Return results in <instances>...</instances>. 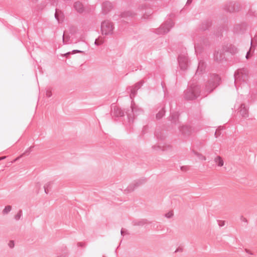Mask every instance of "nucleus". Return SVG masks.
<instances>
[{
  "mask_svg": "<svg viewBox=\"0 0 257 257\" xmlns=\"http://www.w3.org/2000/svg\"><path fill=\"white\" fill-rule=\"evenodd\" d=\"M248 71L246 68H243L237 70L234 74V84L237 91H239L240 87L242 93H248L249 86L247 84Z\"/></svg>",
  "mask_w": 257,
  "mask_h": 257,
  "instance_id": "f257e3e1",
  "label": "nucleus"
},
{
  "mask_svg": "<svg viewBox=\"0 0 257 257\" xmlns=\"http://www.w3.org/2000/svg\"><path fill=\"white\" fill-rule=\"evenodd\" d=\"M200 96L205 97L206 95L201 94L200 87L199 85H190L184 92V97L186 100L195 99Z\"/></svg>",
  "mask_w": 257,
  "mask_h": 257,
  "instance_id": "f03ea898",
  "label": "nucleus"
},
{
  "mask_svg": "<svg viewBox=\"0 0 257 257\" xmlns=\"http://www.w3.org/2000/svg\"><path fill=\"white\" fill-rule=\"evenodd\" d=\"M221 81V78L216 74H210L208 81L205 83V91L207 94L211 93L219 84Z\"/></svg>",
  "mask_w": 257,
  "mask_h": 257,
  "instance_id": "7ed1b4c3",
  "label": "nucleus"
},
{
  "mask_svg": "<svg viewBox=\"0 0 257 257\" xmlns=\"http://www.w3.org/2000/svg\"><path fill=\"white\" fill-rule=\"evenodd\" d=\"M131 108V112L130 110H127V111L125 112L127 117L128 121L130 123L134 122L136 116L140 115L143 112V109L139 108L138 106L136 105L133 100H132Z\"/></svg>",
  "mask_w": 257,
  "mask_h": 257,
  "instance_id": "20e7f679",
  "label": "nucleus"
},
{
  "mask_svg": "<svg viewBox=\"0 0 257 257\" xmlns=\"http://www.w3.org/2000/svg\"><path fill=\"white\" fill-rule=\"evenodd\" d=\"M210 42L208 38L206 36H202L199 38L197 42L194 44L195 51L196 54L201 53L205 48L209 47Z\"/></svg>",
  "mask_w": 257,
  "mask_h": 257,
  "instance_id": "39448f33",
  "label": "nucleus"
},
{
  "mask_svg": "<svg viewBox=\"0 0 257 257\" xmlns=\"http://www.w3.org/2000/svg\"><path fill=\"white\" fill-rule=\"evenodd\" d=\"M174 26L173 21L168 19L163 23L159 28L155 29V33L158 35H164L168 33L170 29Z\"/></svg>",
  "mask_w": 257,
  "mask_h": 257,
  "instance_id": "423d86ee",
  "label": "nucleus"
},
{
  "mask_svg": "<svg viewBox=\"0 0 257 257\" xmlns=\"http://www.w3.org/2000/svg\"><path fill=\"white\" fill-rule=\"evenodd\" d=\"M100 29L102 35H109L113 33L114 27L111 22L105 20L101 23Z\"/></svg>",
  "mask_w": 257,
  "mask_h": 257,
  "instance_id": "0eeeda50",
  "label": "nucleus"
},
{
  "mask_svg": "<svg viewBox=\"0 0 257 257\" xmlns=\"http://www.w3.org/2000/svg\"><path fill=\"white\" fill-rule=\"evenodd\" d=\"M178 62L180 69L186 70L189 66V59L187 54H180L178 57Z\"/></svg>",
  "mask_w": 257,
  "mask_h": 257,
  "instance_id": "6e6552de",
  "label": "nucleus"
},
{
  "mask_svg": "<svg viewBox=\"0 0 257 257\" xmlns=\"http://www.w3.org/2000/svg\"><path fill=\"white\" fill-rule=\"evenodd\" d=\"M248 25L244 22L235 24L233 28L232 32L235 35H243L248 29Z\"/></svg>",
  "mask_w": 257,
  "mask_h": 257,
  "instance_id": "1a4fd4ad",
  "label": "nucleus"
},
{
  "mask_svg": "<svg viewBox=\"0 0 257 257\" xmlns=\"http://www.w3.org/2000/svg\"><path fill=\"white\" fill-rule=\"evenodd\" d=\"M226 12L233 13L240 10L239 5L236 2H230L225 5L223 8Z\"/></svg>",
  "mask_w": 257,
  "mask_h": 257,
  "instance_id": "9d476101",
  "label": "nucleus"
},
{
  "mask_svg": "<svg viewBox=\"0 0 257 257\" xmlns=\"http://www.w3.org/2000/svg\"><path fill=\"white\" fill-rule=\"evenodd\" d=\"M146 182L145 178H141L137 181H135L134 183L130 184L124 191L126 193L131 192L133 191L136 188L138 187L140 185Z\"/></svg>",
  "mask_w": 257,
  "mask_h": 257,
  "instance_id": "9b49d317",
  "label": "nucleus"
},
{
  "mask_svg": "<svg viewBox=\"0 0 257 257\" xmlns=\"http://www.w3.org/2000/svg\"><path fill=\"white\" fill-rule=\"evenodd\" d=\"M111 115L112 117H120L124 115V111L119 107L113 105L111 106Z\"/></svg>",
  "mask_w": 257,
  "mask_h": 257,
  "instance_id": "f8f14e48",
  "label": "nucleus"
},
{
  "mask_svg": "<svg viewBox=\"0 0 257 257\" xmlns=\"http://www.w3.org/2000/svg\"><path fill=\"white\" fill-rule=\"evenodd\" d=\"M180 132L184 137H188L191 135L194 129L191 126L187 125H182L179 127Z\"/></svg>",
  "mask_w": 257,
  "mask_h": 257,
  "instance_id": "ddd939ff",
  "label": "nucleus"
},
{
  "mask_svg": "<svg viewBox=\"0 0 257 257\" xmlns=\"http://www.w3.org/2000/svg\"><path fill=\"white\" fill-rule=\"evenodd\" d=\"M213 56L214 60L216 62H221L223 61H226L227 60L225 56V52L222 51V48L220 51H215Z\"/></svg>",
  "mask_w": 257,
  "mask_h": 257,
  "instance_id": "4468645a",
  "label": "nucleus"
},
{
  "mask_svg": "<svg viewBox=\"0 0 257 257\" xmlns=\"http://www.w3.org/2000/svg\"><path fill=\"white\" fill-rule=\"evenodd\" d=\"M222 51L225 53H230L231 55H233L237 52V49L233 45L231 44H227L222 47Z\"/></svg>",
  "mask_w": 257,
  "mask_h": 257,
  "instance_id": "2eb2a0df",
  "label": "nucleus"
},
{
  "mask_svg": "<svg viewBox=\"0 0 257 257\" xmlns=\"http://www.w3.org/2000/svg\"><path fill=\"white\" fill-rule=\"evenodd\" d=\"M211 20L210 19H207L201 23L199 25L198 29L200 31H205L206 30H209V29L211 27Z\"/></svg>",
  "mask_w": 257,
  "mask_h": 257,
  "instance_id": "dca6fc26",
  "label": "nucleus"
},
{
  "mask_svg": "<svg viewBox=\"0 0 257 257\" xmlns=\"http://www.w3.org/2000/svg\"><path fill=\"white\" fill-rule=\"evenodd\" d=\"M139 9L140 10V11H142V14H143L142 18L144 19H148L149 17L152 14L150 10L147 9L146 5L145 4L140 5L139 7Z\"/></svg>",
  "mask_w": 257,
  "mask_h": 257,
  "instance_id": "f3484780",
  "label": "nucleus"
},
{
  "mask_svg": "<svg viewBox=\"0 0 257 257\" xmlns=\"http://www.w3.org/2000/svg\"><path fill=\"white\" fill-rule=\"evenodd\" d=\"M102 11L104 15L107 14L112 9V4L111 3L106 1L103 2L101 5Z\"/></svg>",
  "mask_w": 257,
  "mask_h": 257,
  "instance_id": "a211bd4d",
  "label": "nucleus"
},
{
  "mask_svg": "<svg viewBox=\"0 0 257 257\" xmlns=\"http://www.w3.org/2000/svg\"><path fill=\"white\" fill-rule=\"evenodd\" d=\"M227 30L228 27L227 26H220L217 28L216 31H214L213 35L217 38H221L223 36V32L227 31Z\"/></svg>",
  "mask_w": 257,
  "mask_h": 257,
  "instance_id": "6ab92c4d",
  "label": "nucleus"
},
{
  "mask_svg": "<svg viewBox=\"0 0 257 257\" xmlns=\"http://www.w3.org/2000/svg\"><path fill=\"white\" fill-rule=\"evenodd\" d=\"M206 64L203 60H200L198 62L197 69L195 75H200L205 71Z\"/></svg>",
  "mask_w": 257,
  "mask_h": 257,
  "instance_id": "aec40b11",
  "label": "nucleus"
},
{
  "mask_svg": "<svg viewBox=\"0 0 257 257\" xmlns=\"http://www.w3.org/2000/svg\"><path fill=\"white\" fill-rule=\"evenodd\" d=\"M239 113L242 117L246 118L248 116V108L245 104L241 103L239 106Z\"/></svg>",
  "mask_w": 257,
  "mask_h": 257,
  "instance_id": "412c9836",
  "label": "nucleus"
},
{
  "mask_svg": "<svg viewBox=\"0 0 257 257\" xmlns=\"http://www.w3.org/2000/svg\"><path fill=\"white\" fill-rule=\"evenodd\" d=\"M74 8L79 13H83L84 10L83 4L80 2H75L74 4Z\"/></svg>",
  "mask_w": 257,
  "mask_h": 257,
  "instance_id": "4be33fe9",
  "label": "nucleus"
},
{
  "mask_svg": "<svg viewBox=\"0 0 257 257\" xmlns=\"http://www.w3.org/2000/svg\"><path fill=\"white\" fill-rule=\"evenodd\" d=\"M179 115L177 112L172 113L169 117L168 120L171 121V123L176 124L178 121Z\"/></svg>",
  "mask_w": 257,
  "mask_h": 257,
  "instance_id": "5701e85b",
  "label": "nucleus"
},
{
  "mask_svg": "<svg viewBox=\"0 0 257 257\" xmlns=\"http://www.w3.org/2000/svg\"><path fill=\"white\" fill-rule=\"evenodd\" d=\"M147 222V220L146 219H142L140 220H135L133 221L132 223L134 226H142Z\"/></svg>",
  "mask_w": 257,
  "mask_h": 257,
  "instance_id": "b1692460",
  "label": "nucleus"
},
{
  "mask_svg": "<svg viewBox=\"0 0 257 257\" xmlns=\"http://www.w3.org/2000/svg\"><path fill=\"white\" fill-rule=\"evenodd\" d=\"M166 112V110L165 109V107L163 106L162 107L161 109L159 111V112L156 114V117L157 119H161L165 115Z\"/></svg>",
  "mask_w": 257,
  "mask_h": 257,
  "instance_id": "393cba45",
  "label": "nucleus"
},
{
  "mask_svg": "<svg viewBox=\"0 0 257 257\" xmlns=\"http://www.w3.org/2000/svg\"><path fill=\"white\" fill-rule=\"evenodd\" d=\"M155 137L156 138L158 141H163L165 139V136L161 132L156 131L155 132Z\"/></svg>",
  "mask_w": 257,
  "mask_h": 257,
  "instance_id": "a878e982",
  "label": "nucleus"
},
{
  "mask_svg": "<svg viewBox=\"0 0 257 257\" xmlns=\"http://www.w3.org/2000/svg\"><path fill=\"white\" fill-rule=\"evenodd\" d=\"M135 15V14L133 13L131 11L124 12L120 14L121 18H133Z\"/></svg>",
  "mask_w": 257,
  "mask_h": 257,
  "instance_id": "bb28decb",
  "label": "nucleus"
},
{
  "mask_svg": "<svg viewBox=\"0 0 257 257\" xmlns=\"http://www.w3.org/2000/svg\"><path fill=\"white\" fill-rule=\"evenodd\" d=\"M129 89L130 90L131 93L130 94V97L131 99H133L134 97H135L137 93V89H136L134 87L129 88Z\"/></svg>",
  "mask_w": 257,
  "mask_h": 257,
  "instance_id": "cd10ccee",
  "label": "nucleus"
},
{
  "mask_svg": "<svg viewBox=\"0 0 257 257\" xmlns=\"http://www.w3.org/2000/svg\"><path fill=\"white\" fill-rule=\"evenodd\" d=\"M32 148H33V147H32V146L30 147L28 149H27L25 151V152L21 156L16 158L14 160V162H16V161L20 159V158H21L23 156H28L30 153V152L32 151Z\"/></svg>",
  "mask_w": 257,
  "mask_h": 257,
  "instance_id": "c85d7f7f",
  "label": "nucleus"
},
{
  "mask_svg": "<svg viewBox=\"0 0 257 257\" xmlns=\"http://www.w3.org/2000/svg\"><path fill=\"white\" fill-rule=\"evenodd\" d=\"M214 161L218 166L222 167L223 165V161L220 156H217L216 158H215Z\"/></svg>",
  "mask_w": 257,
  "mask_h": 257,
  "instance_id": "c756f323",
  "label": "nucleus"
},
{
  "mask_svg": "<svg viewBox=\"0 0 257 257\" xmlns=\"http://www.w3.org/2000/svg\"><path fill=\"white\" fill-rule=\"evenodd\" d=\"M51 182H49L44 186L45 193L47 194H48L49 192V190L51 189Z\"/></svg>",
  "mask_w": 257,
  "mask_h": 257,
  "instance_id": "7c9ffc66",
  "label": "nucleus"
},
{
  "mask_svg": "<svg viewBox=\"0 0 257 257\" xmlns=\"http://www.w3.org/2000/svg\"><path fill=\"white\" fill-rule=\"evenodd\" d=\"M192 152L200 159L201 160H205L206 158L205 156L202 155L201 154H200L195 151L193 150Z\"/></svg>",
  "mask_w": 257,
  "mask_h": 257,
  "instance_id": "2f4dec72",
  "label": "nucleus"
},
{
  "mask_svg": "<svg viewBox=\"0 0 257 257\" xmlns=\"http://www.w3.org/2000/svg\"><path fill=\"white\" fill-rule=\"evenodd\" d=\"M12 210V207L10 205H7L6 206L4 210H3V213L4 214H8Z\"/></svg>",
  "mask_w": 257,
  "mask_h": 257,
  "instance_id": "473e14b6",
  "label": "nucleus"
},
{
  "mask_svg": "<svg viewBox=\"0 0 257 257\" xmlns=\"http://www.w3.org/2000/svg\"><path fill=\"white\" fill-rule=\"evenodd\" d=\"M22 214H23V212H22V210H20L17 214L16 215H15V219L16 220H19L20 219L21 217H22Z\"/></svg>",
  "mask_w": 257,
  "mask_h": 257,
  "instance_id": "72a5a7b5",
  "label": "nucleus"
},
{
  "mask_svg": "<svg viewBox=\"0 0 257 257\" xmlns=\"http://www.w3.org/2000/svg\"><path fill=\"white\" fill-rule=\"evenodd\" d=\"M144 83L143 81H140L138 82V83H136V84L134 86V88L136 89H137V90L139 89L141 86L143 85V84Z\"/></svg>",
  "mask_w": 257,
  "mask_h": 257,
  "instance_id": "f704fd0d",
  "label": "nucleus"
},
{
  "mask_svg": "<svg viewBox=\"0 0 257 257\" xmlns=\"http://www.w3.org/2000/svg\"><path fill=\"white\" fill-rule=\"evenodd\" d=\"M152 149L155 151H164V150L162 148V147L159 145H154L152 146Z\"/></svg>",
  "mask_w": 257,
  "mask_h": 257,
  "instance_id": "c9c22d12",
  "label": "nucleus"
},
{
  "mask_svg": "<svg viewBox=\"0 0 257 257\" xmlns=\"http://www.w3.org/2000/svg\"><path fill=\"white\" fill-rule=\"evenodd\" d=\"M52 95L51 90L48 89L46 91V96L48 98H50Z\"/></svg>",
  "mask_w": 257,
  "mask_h": 257,
  "instance_id": "e433bc0d",
  "label": "nucleus"
},
{
  "mask_svg": "<svg viewBox=\"0 0 257 257\" xmlns=\"http://www.w3.org/2000/svg\"><path fill=\"white\" fill-rule=\"evenodd\" d=\"M173 215V213L172 211L169 212L165 214V217L167 218H171Z\"/></svg>",
  "mask_w": 257,
  "mask_h": 257,
  "instance_id": "4c0bfd02",
  "label": "nucleus"
},
{
  "mask_svg": "<svg viewBox=\"0 0 257 257\" xmlns=\"http://www.w3.org/2000/svg\"><path fill=\"white\" fill-rule=\"evenodd\" d=\"M70 38H65L64 35L63 36V43L64 44H66L68 41L69 40Z\"/></svg>",
  "mask_w": 257,
  "mask_h": 257,
  "instance_id": "58836bf2",
  "label": "nucleus"
},
{
  "mask_svg": "<svg viewBox=\"0 0 257 257\" xmlns=\"http://www.w3.org/2000/svg\"><path fill=\"white\" fill-rule=\"evenodd\" d=\"M9 246L11 248H12L15 246V242L14 240H10L9 243Z\"/></svg>",
  "mask_w": 257,
  "mask_h": 257,
  "instance_id": "ea45409f",
  "label": "nucleus"
},
{
  "mask_svg": "<svg viewBox=\"0 0 257 257\" xmlns=\"http://www.w3.org/2000/svg\"><path fill=\"white\" fill-rule=\"evenodd\" d=\"M150 223H152V226L153 229H157L159 227V224L158 223H152L150 222Z\"/></svg>",
  "mask_w": 257,
  "mask_h": 257,
  "instance_id": "a19ab883",
  "label": "nucleus"
},
{
  "mask_svg": "<svg viewBox=\"0 0 257 257\" xmlns=\"http://www.w3.org/2000/svg\"><path fill=\"white\" fill-rule=\"evenodd\" d=\"M250 51H251V49H250L249 50V51H248L246 54V55H245V57L246 58V59H248L250 56L251 55V54H250Z\"/></svg>",
  "mask_w": 257,
  "mask_h": 257,
  "instance_id": "79ce46f5",
  "label": "nucleus"
},
{
  "mask_svg": "<svg viewBox=\"0 0 257 257\" xmlns=\"http://www.w3.org/2000/svg\"><path fill=\"white\" fill-rule=\"evenodd\" d=\"M94 44L96 46H100L102 45V42H98V40L96 39L94 42Z\"/></svg>",
  "mask_w": 257,
  "mask_h": 257,
  "instance_id": "37998d69",
  "label": "nucleus"
},
{
  "mask_svg": "<svg viewBox=\"0 0 257 257\" xmlns=\"http://www.w3.org/2000/svg\"><path fill=\"white\" fill-rule=\"evenodd\" d=\"M83 51H81V50H73L72 51V53L73 54H75L76 53H83Z\"/></svg>",
  "mask_w": 257,
  "mask_h": 257,
  "instance_id": "c03bdc74",
  "label": "nucleus"
},
{
  "mask_svg": "<svg viewBox=\"0 0 257 257\" xmlns=\"http://www.w3.org/2000/svg\"><path fill=\"white\" fill-rule=\"evenodd\" d=\"M221 134L220 133H219V128L218 129H217L216 132H215V133L214 134L215 136V138H217L218 137V136H220Z\"/></svg>",
  "mask_w": 257,
  "mask_h": 257,
  "instance_id": "a18cd8bd",
  "label": "nucleus"
},
{
  "mask_svg": "<svg viewBox=\"0 0 257 257\" xmlns=\"http://www.w3.org/2000/svg\"><path fill=\"white\" fill-rule=\"evenodd\" d=\"M217 221L218 222V225L219 226L222 227V226L224 225V221H218V220H217Z\"/></svg>",
  "mask_w": 257,
  "mask_h": 257,
  "instance_id": "49530a36",
  "label": "nucleus"
},
{
  "mask_svg": "<svg viewBox=\"0 0 257 257\" xmlns=\"http://www.w3.org/2000/svg\"><path fill=\"white\" fill-rule=\"evenodd\" d=\"M96 39H98V42H102V44L104 43V39L101 38H100V37H98V38H97Z\"/></svg>",
  "mask_w": 257,
  "mask_h": 257,
  "instance_id": "de8ad7c7",
  "label": "nucleus"
},
{
  "mask_svg": "<svg viewBox=\"0 0 257 257\" xmlns=\"http://www.w3.org/2000/svg\"><path fill=\"white\" fill-rule=\"evenodd\" d=\"M187 168V166H180V169L182 171H185Z\"/></svg>",
  "mask_w": 257,
  "mask_h": 257,
  "instance_id": "09e8293b",
  "label": "nucleus"
},
{
  "mask_svg": "<svg viewBox=\"0 0 257 257\" xmlns=\"http://www.w3.org/2000/svg\"><path fill=\"white\" fill-rule=\"evenodd\" d=\"M77 245L78 247H83L84 246V243L82 242H78Z\"/></svg>",
  "mask_w": 257,
  "mask_h": 257,
  "instance_id": "8fccbe9b",
  "label": "nucleus"
},
{
  "mask_svg": "<svg viewBox=\"0 0 257 257\" xmlns=\"http://www.w3.org/2000/svg\"><path fill=\"white\" fill-rule=\"evenodd\" d=\"M57 9H56V13H55V18H56V19L58 21H59V20H58V16H57Z\"/></svg>",
  "mask_w": 257,
  "mask_h": 257,
  "instance_id": "3c124183",
  "label": "nucleus"
},
{
  "mask_svg": "<svg viewBox=\"0 0 257 257\" xmlns=\"http://www.w3.org/2000/svg\"><path fill=\"white\" fill-rule=\"evenodd\" d=\"M192 1L193 0H187V2L186 3V5H190L191 4V3L192 2Z\"/></svg>",
  "mask_w": 257,
  "mask_h": 257,
  "instance_id": "603ef678",
  "label": "nucleus"
},
{
  "mask_svg": "<svg viewBox=\"0 0 257 257\" xmlns=\"http://www.w3.org/2000/svg\"><path fill=\"white\" fill-rule=\"evenodd\" d=\"M245 250L246 253H248L250 254H253V253L251 252H250L248 249H245Z\"/></svg>",
  "mask_w": 257,
  "mask_h": 257,
  "instance_id": "864d4df0",
  "label": "nucleus"
},
{
  "mask_svg": "<svg viewBox=\"0 0 257 257\" xmlns=\"http://www.w3.org/2000/svg\"><path fill=\"white\" fill-rule=\"evenodd\" d=\"M120 233L121 235H124V234L125 233V232L123 230L122 228L121 230Z\"/></svg>",
  "mask_w": 257,
  "mask_h": 257,
  "instance_id": "5fc2aeb1",
  "label": "nucleus"
},
{
  "mask_svg": "<svg viewBox=\"0 0 257 257\" xmlns=\"http://www.w3.org/2000/svg\"><path fill=\"white\" fill-rule=\"evenodd\" d=\"M253 41H254L257 44V34L256 35H255V36L253 38Z\"/></svg>",
  "mask_w": 257,
  "mask_h": 257,
  "instance_id": "6e6d98bb",
  "label": "nucleus"
},
{
  "mask_svg": "<svg viewBox=\"0 0 257 257\" xmlns=\"http://www.w3.org/2000/svg\"><path fill=\"white\" fill-rule=\"evenodd\" d=\"M182 250V248H178L177 249H176V250H175V252H178V251H181Z\"/></svg>",
  "mask_w": 257,
  "mask_h": 257,
  "instance_id": "4d7b16f0",
  "label": "nucleus"
},
{
  "mask_svg": "<svg viewBox=\"0 0 257 257\" xmlns=\"http://www.w3.org/2000/svg\"><path fill=\"white\" fill-rule=\"evenodd\" d=\"M6 158V157H0V161L3 160L5 159Z\"/></svg>",
  "mask_w": 257,
  "mask_h": 257,
  "instance_id": "13d9d810",
  "label": "nucleus"
},
{
  "mask_svg": "<svg viewBox=\"0 0 257 257\" xmlns=\"http://www.w3.org/2000/svg\"><path fill=\"white\" fill-rule=\"evenodd\" d=\"M64 253H65V255H63V254H62V255H60V256H59V257H63V256H65L66 255V254H66V252H65Z\"/></svg>",
  "mask_w": 257,
  "mask_h": 257,
  "instance_id": "bf43d9fd",
  "label": "nucleus"
},
{
  "mask_svg": "<svg viewBox=\"0 0 257 257\" xmlns=\"http://www.w3.org/2000/svg\"><path fill=\"white\" fill-rule=\"evenodd\" d=\"M146 126H144V127H143V129L142 132H143V133L144 134L145 133H144V130H145V129H146Z\"/></svg>",
  "mask_w": 257,
  "mask_h": 257,
  "instance_id": "052dcab7",
  "label": "nucleus"
},
{
  "mask_svg": "<svg viewBox=\"0 0 257 257\" xmlns=\"http://www.w3.org/2000/svg\"><path fill=\"white\" fill-rule=\"evenodd\" d=\"M33 2H37L38 0H31Z\"/></svg>",
  "mask_w": 257,
  "mask_h": 257,
  "instance_id": "680f3d73",
  "label": "nucleus"
},
{
  "mask_svg": "<svg viewBox=\"0 0 257 257\" xmlns=\"http://www.w3.org/2000/svg\"><path fill=\"white\" fill-rule=\"evenodd\" d=\"M70 54V52H67L65 54V55H69Z\"/></svg>",
  "mask_w": 257,
  "mask_h": 257,
  "instance_id": "e2e57ef3",
  "label": "nucleus"
},
{
  "mask_svg": "<svg viewBox=\"0 0 257 257\" xmlns=\"http://www.w3.org/2000/svg\"><path fill=\"white\" fill-rule=\"evenodd\" d=\"M243 221H244L246 222V221H247V220H246L245 218H244V219H243Z\"/></svg>",
  "mask_w": 257,
  "mask_h": 257,
  "instance_id": "0e129e2a",
  "label": "nucleus"
},
{
  "mask_svg": "<svg viewBox=\"0 0 257 257\" xmlns=\"http://www.w3.org/2000/svg\"><path fill=\"white\" fill-rule=\"evenodd\" d=\"M252 39H251V42H250L251 45H252Z\"/></svg>",
  "mask_w": 257,
  "mask_h": 257,
  "instance_id": "69168bd1",
  "label": "nucleus"
},
{
  "mask_svg": "<svg viewBox=\"0 0 257 257\" xmlns=\"http://www.w3.org/2000/svg\"><path fill=\"white\" fill-rule=\"evenodd\" d=\"M116 249L115 250V252L116 253Z\"/></svg>",
  "mask_w": 257,
  "mask_h": 257,
  "instance_id": "338daca9",
  "label": "nucleus"
}]
</instances>
